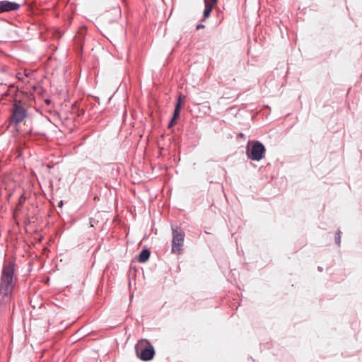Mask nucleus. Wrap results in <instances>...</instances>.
<instances>
[{
    "label": "nucleus",
    "mask_w": 362,
    "mask_h": 362,
    "mask_svg": "<svg viewBox=\"0 0 362 362\" xmlns=\"http://www.w3.org/2000/svg\"><path fill=\"white\" fill-rule=\"evenodd\" d=\"M17 280L14 274V264L11 262L4 264L0 277V304L7 303Z\"/></svg>",
    "instance_id": "f257e3e1"
},
{
    "label": "nucleus",
    "mask_w": 362,
    "mask_h": 362,
    "mask_svg": "<svg viewBox=\"0 0 362 362\" xmlns=\"http://www.w3.org/2000/svg\"><path fill=\"white\" fill-rule=\"evenodd\" d=\"M135 352L144 361L151 360L155 355L154 347L149 341H138L135 344Z\"/></svg>",
    "instance_id": "f03ea898"
},
{
    "label": "nucleus",
    "mask_w": 362,
    "mask_h": 362,
    "mask_svg": "<svg viewBox=\"0 0 362 362\" xmlns=\"http://www.w3.org/2000/svg\"><path fill=\"white\" fill-rule=\"evenodd\" d=\"M266 151L264 146L259 141H253L252 146H247L246 154L248 158L259 161L263 158Z\"/></svg>",
    "instance_id": "7ed1b4c3"
},
{
    "label": "nucleus",
    "mask_w": 362,
    "mask_h": 362,
    "mask_svg": "<svg viewBox=\"0 0 362 362\" xmlns=\"http://www.w3.org/2000/svg\"><path fill=\"white\" fill-rule=\"evenodd\" d=\"M173 240L172 252L174 253H180L184 243L185 233L176 226H172Z\"/></svg>",
    "instance_id": "20e7f679"
},
{
    "label": "nucleus",
    "mask_w": 362,
    "mask_h": 362,
    "mask_svg": "<svg viewBox=\"0 0 362 362\" xmlns=\"http://www.w3.org/2000/svg\"><path fill=\"white\" fill-rule=\"evenodd\" d=\"M26 116L27 112L25 108L23 107L20 103H16L12 110L11 122L18 124L23 122Z\"/></svg>",
    "instance_id": "39448f33"
},
{
    "label": "nucleus",
    "mask_w": 362,
    "mask_h": 362,
    "mask_svg": "<svg viewBox=\"0 0 362 362\" xmlns=\"http://www.w3.org/2000/svg\"><path fill=\"white\" fill-rule=\"evenodd\" d=\"M19 7L20 5L16 2L9 1H0V13L16 11L19 8Z\"/></svg>",
    "instance_id": "423d86ee"
},
{
    "label": "nucleus",
    "mask_w": 362,
    "mask_h": 362,
    "mask_svg": "<svg viewBox=\"0 0 362 362\" xmlns=\"http://www.w3.org/2000/svg\"><path fill=\"white\" fill-rule=\"evenodd\" d=\"M149 257H150L149 250L147 249H144L140 252V254L139 255L138 261L140 263L146 262L148 259Z\"/></svg>",
    "instance_id": "0eeeda50"
},
{
    "label": "nucleus",
    "mask_w": 362,
    "mask_h": 362,
    "mask_svg": "<svg viewBox=\"0 0 362 362\" xmlns=\"http://www.w3.org/2000/svg\"><path fill=\"white\" fill-rule=\"evenodd\" d=\"M216 5V4L204 3V10L203 13L204 18H207L210 16L211 11Z\"/></svg>",
    "instance_id": "6e6552de"
},
{
    "label": "nucleus",
    "mask_w": 362,
    "mask_h": 362,
    "mask_svg": "<svg viewBox=\"0 0 362 362\" xmlns=\"http://www.w3.org/2000/svg\"><path fill=\"white\" fill-rule=\"evenodd\" d=\"M182 103H183L182 96L181 95H180L179 97H178V99H177V103H176L175 109L181 110V106H182Z\"/></svg>",
    "instance_id": "1a4fd4ad"
},
{
    "label": "nucleus",
    "mask_w": 362,
    "mask_h": 362,
    "mask_svg": "<svg viewBox=\"0 0 362 362\" xmlns=\"http://www.w3.org/2000/svg\"><path fill=\"white\" fill-rule=\"evenodd\" d=\"M340 234H341V231L340 230H338L336 233V237H335V242L339 246L340 245V243H341V237H340Z\"/></svg>",
    "instance_id": "9d476101"
},
{
    "label": "nucleus",
    "mask_w": 362,
    "mask_h": 362,
    "mask_svg": "<svg viewBox=\"0 0 362 362\" xmlns=\"http://www.w3.org/2000/svg\"><path fill=\"white\" fill-rule=\"evenodd\" d=\"M177 119H175L173 117L168 124V128H171L172 127H173L175 124Z\"/></svg>",
    "instance_id": "9b49d317"
},
{
    "label": "nucleus",
    "mask_w": 362,
    "mask_h": 362,
    "mask_svg": "<svg viewBox=\"0 0 362 362\" xmlns=\"http://www.w3.org/2000/svg\"><path fill=\"white\" fill-rule=\"evenodd\" d=\"M177 119H175L173 117L168 124V128H171L172 127H173L175 124Z\"/></svg>",
    "instance_id": "f8f14e48"
},
{
    "label": "nucleus",
    "mask_w": 362,
    "mask_h": 362,
    "mask_svg": "<svg viewBox=\"0 0 362 362\" xmlns=\"http://www.w3.org/2000/svg\"><path fill=\"white\" fill-rule=\"evenodd\" d=\"M180 110L175 109L174 114H173V118L177 119L180 116Z\"/></svg>",
    "instance_id": "ddd939ff"
},
{
    "label": "nucleus",
    "mask_w": 362,
    "mask_h": 362,
    "mask_svg": "<svg viewBox=\"0 0 362 362\" xmlns=\"http://www.w3.org/2000/svg\"><path fill=\"white\" fill-rule=\"evenodd\" d=\"M204 3L217 4L218 0H204Z\"/></svg>",
    "instance_id": "4468645a"
},
{
    "label": "nucleus",
    "mask_w": 362,
    "mask_h": 362,
    "mask_svg": "<svg viewBox=\"0 0 362 362\" xmlns=\"http://www.w3.org/2000/svg\"><path fill=\"white\" fill-rule=\"evenodd\" d=\"M204 28V25H202V24H199L197 26V30H199V29H202V28Z\"/></svg>",
    "instance_id": "2eb2a0df"
},
{
    "label": "nucleus",
    "mask_w": 362,
    "mask_h": 362,
    "mask_svg": "<svg viewBox=\"0 0 362 362\" xmlns=\"http://www.w3.org/2000/svg\"><path fill=\"white\" fill-rule=\"evenodd\" d=\"M115 11L117 12V16H119V14H120V11H119V9L116 8V9H115Z\"/></svg>",
    "instance_id": "dca6fc26"
},
{
    "label": "nucleus",
    "mask_w": 362,
    "mask_h": 362,
    "mask_svg": "<svg viewBox=\"0 0 362 362\" xmlns=\"http://www.w3.org/2000/svg\"><path fill=\"white\" fill-rule=\"evenodd\" d=\"M318 270H319L320 272H322V267H318Z\"/></svg>",
    "instance_id": "f3484780"
}]
</instances>
